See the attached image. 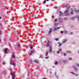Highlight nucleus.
<instances>
[{"label": "nucleus", "mask_w": 79, "mask_h": 79, "mask_svg": "<svg viewBox=\"0 0 79 79\" xmlns=\"http://www.w3.org/2000/svg\"><path fill=\"white\" fill-rule=\"evenodd\" d=\"M78 21H79V16L78 17Z\"/></svg>", "instance_id": "f704fd0d"}, {"label": "nucleus", "mask_w": 79, "mask_h": 79, "mask_svg": "<svg viewBox=\"0 0 79 79\" xmlns=\"http://www.w3.org/2000/svg\"><path fill=\"white\" fill-rule=\"evenodd\" d=\"M67 41V40H66V39H65L63 40V43H65V42H66Z\"/></svg>", "instance_id": "0eeeda50"}, {"label": "nucleus", "mask_w": 79, "mask_h": 79, "mask_svg": "<svg viewBox=\"0 0 79 79\" xmlns=\"http://www.w3.org/2000/svg\"><path fill=\"white\" fill-rule=\"evenodd\" d=\"M71 73L72 74H74V75H75V76H78V75L75 74L74 73H73V72H71Z\"/></svg>", "instance_id": "dca6fc26"}, {"label": "nucleus", "mask_w": 79, "mask_h": 79, "mask_svg": "<svg viewBox=\"0 0 79 79\" xmlns=\"http://www.w3.org/2000/svg\"><path fill=\"white\" fill-rule=\"evenodd\" d=\"M12 79H15V74L14 73H12Z\"/></svg>", "instance_id": "20e7f679"}, {"label": "nucleus", "mask_w": 79, "mask_h": 79, "mask_svg": "<svg viewBox=\"0 0 79 79\" xmlns=\"http://www.w3.org/2000/svg\"><path fill=\"white\" fill-rule=\"evenodd\" d=\"M55 40L56 41H58V38H56Z\"/></svg>", "instance_id": "a878e982"}, {"label": "nucleus", "mask_w": 79, "mask_h": 79, "mask_svg": "<svg viewBox=\"0 0 79 79\" xmlns=\"http://www.w3.org/2000/svg\"><path fill=\"white\" fill-rule=\"evenodd\" d=\"M59 52H60V51H57V53H59Z\"/></svg>", "instance_id": "ea45409f"}, {"label": "nucleus", "mask_w": 79, "mask_h": 79, "mask_svg": "<svg viewBox=\"0 0 79 79\" xmlns=\"http://www.w3.org/2000/svg\"><path fill=\"white\" fill-rule=\"evenodd\" d=\"M59 52H61V49H59Z\"/></svg>", "instance_id": "cd10ccee"}, {"label": "nucleus", "mask_w": 79, "mask_h": 79, "mask_svg": "<svg viewBox=\"0 0 79 79\" xmlns=\"http://www.w3.org/2000/svg\"><path fill=\"white\" fill-rule=\"evenodd\" d=\"M2 34V32L0 31V35Z\"/></svg>", "instance_id": "58836bf2"}, {"label": "nucleus", "mask_w": 79, "mask_h": 79, "mask_svg": "<svg viewBox=\"0 0 79 79\" xmlns=\"http://www.w3.org/2000/svg\"><path fill=\"white\" fill-rule=\"evenodd\" d=\"M64 13L65 14V16H68V15H69V12L68 11V10H67L64 12Z\"/></svg>", "instance_id": "f257e3e1"}, {"label": "nucleus", "mask_w": 79, "mask_h": 79, "mask_svg": "<svg viewBox=\"0 0 79 79\" xmlns=\"http://www.w3.org/2000/svg\"><path fill=\"white\" fill-rule=\"evenodd\" d=\"M55 25L56 26H57V23H55Z\"/></svg>", "instance_id": "72a5a7b5"}, {"label": "nucleus", "mask_w": 79, "mask_h": 79, "mask_svg": "<svg viewBox=\"0 0 79 79\" xmlns=\"http://www.w3.org/2000/svg\"><path fill=\"white\" fill-rule=\"evenodd\" d=\"M46 2V0H45L44 2H43V3H45Z\"/></svg>", "instance_id": "c85d7f7f"}, {"label": "nucleus", "mask_w": 79, "mask_h": 79, "mask_svg": "<svg viewBox=\"0 0 79 79\" xmlns=\"http://www.w3.org/2000/svg\"><path fill=\"white\" fill-rule=\"evenodd\" d=\"M73 11H72L71 12V14L73 15Z\"/></svg>", "instance_id": "393cba45"}, {"label": "nucleus", "mask_w": 79, "mask_h": 79, "mask_svg": "<svg viewBox=\"0 0 79 79\" xmlns=\"http://www.w3.org/2000/svg\"><path fill=\"white\" fill-rule=\"evenodd\" d=\"M52 29H50V30H49V34L51 33V32H52Z\"/></svg>", "instance_id": "2eb2a0df"}, {"label": "nucleus", "mask_w": 79, "mask_h": 79, "mask_svg": "<svg viewBox=\"0 0 79 79\" xmlns=\"http://www.w3.org/2000/svg\"><path fill=\"white\" fill-rule=\"evenodd\" d=\"M10 64H11V65H13V66H15L16 65L15 63H13V62L11 61H10Z\"/></svg>", "instance_id": "f03ea898"}, {"label": "nucleus", "mask_w": 79, "mask_h": 79, "mask_svg": "<svg viewBox=\"0 0 79 79\" xmlns=\"http://www.w3.org/2000/svg\"><path fill=\"white\" fill-rule=\"evenodd\" d=\"M58 44H59V47H60V46H61V44H60V43H58Z\"/></svg>", "instance_id": "412c9836"}, {"label": "nucleus", "mask_w": 79, "mask_h": 79, "mask_svg": "<svg viewBox=\"0 0 79 79\" xmlns=\"http://www.w3.org/2000/svg\"><path fill=\"white\" fill-rule=\"evenodd\" d=\"M66 54H64V56H66Z\"/></svg>", "instance_id": "4c0bfd02"}, {"label": "nucleus", "mask_w": 79, "mask_h": 79, "mask_svg": "<svg viewBox=\"0 0 79 79\" xmlns=\"http://www.w3.org/2000/svg\"><path fill=\"white\" fill-rule=\"evenodd\" d=\"M52 1H54V0H52Z\"/></svg>", "instance_id": "de8ad7c7"}, {"label": "nucleus", "mask_w": 79, "mask_h": 79, "mask_svg": "<svg viewBox=\"0 0 79 79\" xmlns=\"http://www.w3.org/2000/svg\"><path fill=\"white\" fill-rule=\"evenodd\" d=\"M29 47H30L31 49H32V48H33V47L31 45V44H29Z\"/></svg>", "instance_id": "9b49d317"}, {"label": "nucleus", "mask_w": 79, "mask_h": 79, "mask_svg": "<svg viewBox=\"0 0 79 79\" xmlns=\"http://www.w3.org/2000/svg\"><path fill=\"white\" fill-rule=\"evenodd\" d=\"M76 66H77V67H79V64H76Z\"/></svg>", "instance_id": "aec40b11"}, {"label": "nucleus", "mask_w": 79, "mask_h": 79, "mask_svg": "<svg viewBox=\"0 0 79 79\" xmlns=\"http://www.w3.org/2000/svg\"><path fill=\"white\" fill-rule=\"evenodd\" d=\"M12 58H13L14 59H15V55H14L13 54L12 55Z\"/></svg>", "instance_id": "a211bd4d"}, {"label": "nucleus", "mask_w": 79, "mask_h": 79, "mask_svg": "<svg viewBox=\"0 0 79 79\" xmlns=\"http://www.w3.org/2000/svg\"><path fill=\"white\" fill-rule=\"evenodd\" d=\"M43 79H47L45 78H43Z\"/></svg>", "instance_id": "49530a36"}, {"label": "nucleus", "mask_w": 79, "mask_h": 79, "mask_svg": "<svg viewBox=\"0 0 79 79\" xmlns=\"http://www.w3.org/2000/svg\"><path fill=\"white\" fill-rule=\"evenodd\" d=\"M69 60H72V59L71 58H69Z\"/></svg>", "instance_id": "c756f323"}, {"label": "nucleus", "mask_w": 79, "mask_h": 79, "mask_svg": "<svg viewBox=\"0 0 79 79\" xmlns=\"http://www.w3.org/2000/svg\"><path fill=\"white\" fill-rule=\"evenodd\" d=\"M63 63H67V62H68V61L66 60H63L62 61Z\"/></svg>", "instance_id": "9d476101"}, {"label": "nucleus", "mask_w": 79, "mask_h": 79, "mask_svg": "<svg viewBox=\"0 0 79 79\" xmlns=\"http://www.w3.org/2000/svg\"><path fill=\"white\" fill-rule=\"evenodd\" d=\"M79 10H77L75 11V13H79Z\"/></svg>", "instance_id": "f3484780"}, {"label": "nucleus", "mask_w": 79, "mask_h": 79, "mask_svg": "<svg viewBox=\"0 0 79 79\" xmlns=\"http://www.w3.org/2000/svg\"><path fill=\"white\" fill-rule=\"evenodd\" d=\"M75 71H77L78 69H77V68L76 67H75Z\"/></svg>", "instance_id": "ddd939ff"}, {"label": "nucleus", "mask_w": 79, "mask_h": 79, "mask_svg": "<svg viewBox=\"0 0 79 79\" xmlns=\"http://www.w3.org/2000/svg\"><path fill=\"white\" fill-rule=\"evenodd\" d=\"M57 20V19H55V22H56V20Z\"/></svg>", "instance_id": "c9c22d12"}, {"label": "nucleus", "mask_w": 79, "mask_h": 79, "mask_svg": "<svg viewBox=\"0 0 79 79\" xmlns=\"http://www.w3.org/2000/svg\"><path fill=\"white\" fill-rule=\"evenodd\" d=\"M0 41H1V40H0Z\"/></svg>", "instance_id": "8fccbe9b"}, {"label": "nucleus", "mask_w": 79, "mask_h": 79, "mask_svg": "<svg viewBox=\"0 0 79 79\" xmlns=\"http://www.w3.org/2000/svg\"><path fill=\"white\" fill-rule=\"evenodd\" d=\"M7 50H8V49H5L4 50V52L5 53H7Z\"/></svg>", "instance_id": "1a4fd4ad"}, {"label": "nucleus", "mask_w": 79, "mask_h": 79, "mask_svg": "<svg viewBox=\"0 0 79 79\" xmlns=\"http://www.w3.org/2000/svg\"><path fill=\"white\" fill-rule=\"evenodd\" d=\"M17 46L18 47H20V45H19V44H18L17 45Z\"/></svg>", "instance_id": "4be33fe9"}, {"label": "nucleus", "mask_w": 79, "mask_h": 79, "mask_svg": "<svg viewBox=\"0 0 79 79\" xmlns=\"http://www.w3.org/2000/svg\"><path fill=\"white\" fill-rule=\"evenodd\" d=\"M64 33H65V34H68V31H64Z\"/></svg>", "instance_id": "6ab92c4d"}, {"label": "nucleus", "mask_w": 79, "mask_h": 79, "mask_svg": "<svg viewBox=\"0 0 79 79\" xmlns=\"http://www.w3.org/2000/svg\"><path fill=\"white\" fill-rule=\"evenodd\" d=\"M49 58V57H45V58L46 59H47V58Z\"/></svg>", "instance_id": "7c9ffc66"}, {"label": "nucleus", "mask_w": 79, "mask_h": 79, "mask_svg": "<svg viewBox=\"0 0 79 79\" xmlns=\"http://www.w3.org/2000/svg\"><path fill=\"white\" fill-rule=\"evenodd\" d=\"M52 18H54V16H52Z\"/></svg>", "instance_id": "79ce46f5"}, {"label": "nucleus", "mask_w": 79, "mask_h": 79, "mask_svg": "<svg viewBox=\"0 0 79 79\" xmlns=\"http://www.w3.org/2000/svg\"><path fill=\"white\" fill-rule=\"evenodd\" d=\"M61 27H57V28H54V31H56L57 30H58L59 29H60Z\"/></svg>", "instance_id": "6e6552de"}, {"label": "nucleus", "mask_w": 79, "mask_h": 79, "mask_svg": "<svg viewBox=\"0 0 79 79\" xmlns=\"http://www.w3.org/2000/svg\"><path fill=\"white\" fill-rule=\"evenodd\" d=\"M52 50V46H50L49 47V52H51Z\"/></svg>", "instance_id": "7ed1b4c3"}, {"label": "nucleus", "mask_w": 79, "mask_h": 79, "mask_svg": "<svg viewBox=\"0 0 79 79\" xmlns=\"http://www.w3.org/2000/svg\"><path fill=\"white\" fill-rule=\"evenodd\" d=\"M34 53V51H31L30 52V55H32V53Z\"/></svg>", "instance_id": "f8f14e48"}, {"label": "nucleus", "mask_w": 79, "mask_h": 79, "mask_svg": "<svg viewBox=\"0 0 79 79\" xmlns=\"http://www.w3.org/2000/svg\"><path fill=\"white\" fill-rule=\"evenodd\" d=\"M2 64H5V62H3L2 63Z\"/></svg>", "instance_id": "b1692460"}, {"label": "nucleus", "mask_w": 79, "mask_h": 79, "mask_svg": "<svg viewBox=\"0 0 79 79\" xmlns=\"http://www.w3.org/2000/svg\"><path fill=\"white\" fill-rule=\"evenodd\" d=\"M0 25H1V24L0 23Z\"/></svg>", "instance_id": "09e8293b"}, {"label": "nucleus", "mask_w": 79, "mask_h": 79, "mask_svg": "<svg viewBox=\"0 0 79 79\" xmlns=\"http://www.w3.org/2000/svg\"><path fill=\"white\" fill-rule=\"evenodd\" d=\"M0 19H2V17H1V16L0 17Z\"/></svg>", "instance_id": "37998d69"}, {"label": "nucleus", "mask_w": 79, "mask_h": 79, "mask_svg": "<svg viewBox=\"0 0 79 79\" xmlns=\"http://www.w3.org/2000/svg\"><path fill=\"white\" fill-rule=\"evenodd\" d=\"M35 62H36V63H38V60H35Z\"/></svg>", "instance_id": "473e14b6"}, {"label": "nucleus", "mask_w": 79, "mask_h": 79, "mask_svg": "<svg viewBox=\"0 0 79 79\" xmlns=\"http://www.w3.org/2000/svg\"><path fill=\"white\" fill-rule=\"evenodd\" d=\"M46 1H47V2L48 1V0H46Z\"/></svg>", "instance_id": "a18cd8bd"}, {"label": "nucleus", "mask_w": 79, "mask_h": 79, "mask_svg": "<svg viewBox=\"0 0 79 79\" xmlns=\"http://www.w3.org/2000/svg\"><path fill=\"white\" fill-rule=\"evenodd\" d=\"M65 6L66 8L67 9H69V8H70V6H69V5H66Z\"/></svg>", "instance_id": "39448f33"}, {"label": "nucleus", "mask_w": 79, "mask_h": 79, "mask_svg": "<svg viewBox=\"0 0 79 79\" xmlns=\"http://www.w3.org/2000/svg\"><path fill=\"white\" fill-rule=\"evenodd\" d=\"M67 53H71V52H70V51H68V52H67Z\"/></svg>", "instance_id": "e433bc0d"}, {"label": "nucleus", "mask_w": 79, "mask_h": 79, "mask_svg": "<svg viewBox=\"0 0 79 79\" xmlns=\"http://www.w3.org/2000/svg\"><path fill=\"white\" fill-rule=\"evenodd\" d=\"M47 54H48V52H46V56H47Z\"/></svg>", "instance_id": "bb28decb"}, {"label": "nucleus", "mask_w": 79, "mask_h": 79, "mask_svg": "<svg viewBox=\"0 0 79 79\" xmlns=\"http://www.w3.org/2000/svg\"><path fill=\"white\" fill-rule=\"evenodd\" d=\"M55 8H56V9L57 8V7H55Z\"/></svg>", "instance_id": "c03bdc74"}, {"label": "nucleus", "mask_w": 79, "mask_h": 79, "mask_svg": "<svg viewBox=\"0 0 79 79\" xmlns=\"http://www.w3.org/2000/svg\"><path fill=\"white\" fill-rule=\"evenodd\" d=\"M60 16H61V15H63V13L61 12H60Z\"/></svg>", "instance_id": "4468645a"}, {"label": "nucleus", "mask_w": 79, "mask_h": 79, "mask_svg": "<svg viewBox=\"0 0 79 79\" xmlns=\"http://www.w3.org/2000/svg\"><path fill=\"white\" fill-rule=\"evenodd\" d=\"M58 64V62H57L56 61L55 62V64Z\"/></svg>", "instance_id": "5701e85b"}, {"label": "nucleus", "mask_w": 79, "mask_h": 79, "mask_svg": "<svg viewBox=\"0 0 79 79\" xmlns=\"http://www.w3.org/2000/svg\"><path fill=\"white\" fill-rule=\"evenodd\" d=\"M61 34H63V31H62L60 32Z\"/></svg>", "instance_id": "2f4dec72"}, {"label": "nucleus", "mask_w": 79, "mask_h": 79, "mask_svg": "<svg viewBox=\"0 0 79 79\" xmlns=\"http://www.w3.org/2000/svg\"><path fill=\"white\" fill-rule=\"evenodd\" d=\"M50 44V41H48V44H46V46L47 47H49V44Z\"/></svg>", "instance_id": "423d86ee"}, {"label": "nucleus", "mask_w": 79, "mask_h": 79, "mask_svg": "<svg viewBox=\"0 0 79 79\" xmlns=\"http://www.w3.org/2000/svg\"><path fill=\"white\" fill-rule=\"evenodd\" d=\"M70 34L72 35V34H73V33H70Z\"/></svg>", "instance_id": "a19ab883"}]
</instances>
